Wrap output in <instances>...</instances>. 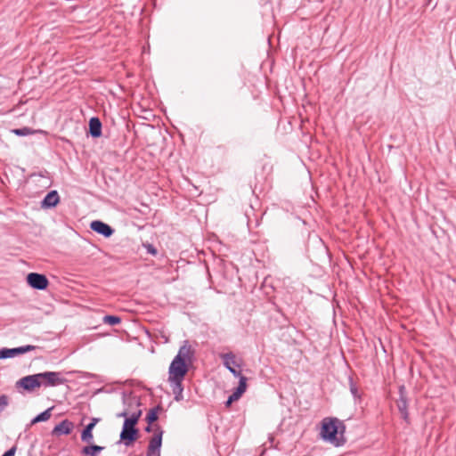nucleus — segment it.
Here are the masks:
<instances>
[{
	"mask_svg": "<svg viewBox=\"0 0 456 456\" xmlns=\"http://www.w3.org/2000/svg\"><path fill=\"white\" fill-rule=\"evenodd\" d=\"M99 420H100L99 419L94 418V419H92V421L89 424H93V428H94L95 425L99 422Z\"/></svg>",
	"mask_w": 456,
	"mask_h": 456,
	"instance_id": "cd10ccee",
	"label": "nucleus"
},
{
	"mask_svg": "<svg viewBox=\"0 0 456 456\" xmlns=\"http://www.w3.org/2000/svg\"><path fill=\"white\" fill-rule=\"evenodd\" d=\"M9 400L6 395H1L0 396V413L5 409V407L8 405Z\"/></svg>",
	"mask_w": 456,
	"mask_h": 456,
	"instance_id": "412c9836",
	"label": "nucleus"
},
{
	"mask_svg": "<svg viewBox=\"0 0 456 456\" xmlns=\"http://www.w3.org/2000/svg\"><path fill=\"white\" fill-rule=\"evenodd\" d=\"M247 389V378L246 377H240L239 386L236 387V389L232 392L231 395L233 399H236L237 401L241 397V395L245 393Z\"/></svg>",
	"mask_w": 456,
	"mask_h": 456,
	"instance_id": "4468645a",
	"label": "nucleus"
},
{
	"mask_svg": "<svg viewBox=\"0 0 456 456\" xmlns=\"http://www.w3.org/2000/svg\"><path fill=\"white\" fill-rule=\"evenodd\" d=\"M42 385L45 387H54L65 382V379L62 377L61 372L45 371L38 373Z\"/></svg>",
	"mask_w": 456,
	"mask_h": 456,
	"instance_id": "39448f33",
	"label": "nucleus"
},
{
	"mask_svg": "<svg viewBox=\"0 0 456 456\" xmlns=\"http://www.w3.org/2000/svg\"><path fill=\"white\" fill-rule=\"evenodd\" d=\"M89 132L90 134L94 138L100 137L102 135V123L98 118H90Z\"/></svg>",
	"mask_w": 456,
	"mask_h": 456,
	"instance_id": "ddd939ff",
	"label": "nucleus"
},
{
	"mask_svg": "<svg viewBox=\"0 0 456 456\" xmlns=\"http://www.w3.org/2000/svg\"><path fill=\"white\" fill-rule=\"evenodd\" d=\"M28 285L37 289H45L48 285V280L44 274L30 273L27 276Z\"/></svg>",
	"mask_w": 456,
	"mask_h": 456,
	"instance_id": "1a4fd4ad",
	"label": "nucleus"
},
{
	"mask_svg": "<svg viewBox=\"0 0 456 456\" xmlns=\"http://www.w3.org/2000/svg\"><path fill=\"white\" fill-rule=\"evenodd\" d=\"M147 249H148V252L152 255L157 254V250L154 248V247L152 245H148Z\"/></svg>",
	"mask_w": 456,
	"mask_h": 456,
	"instance_id": "393cba45",
	"label": "nucleus"
},
{
	"mask_svg": "<svg viewBox=\"0 0 456 456\" xmlns=\"http://www.w3.org/2000/svg\"><path fill=\"white\" fill-rule=\"evenodd\" d=\"M338 425L342 423L338 419L326 418L322 420L321 437L336 446H339L340 443L337 436L338 433Z\"/></svg>",
	"mask_w": 456,
	"mask_h": 456,
	"instance_id": "f03ea898",
	"label": "nucleus"
},
{
	"mask_svg": "<svg viewBox=\"0 0 456 456\" xmlns=\"http://www.w3.org/2000/svg\"><path fill=\"white\" fill-rule=\"evenodd\" d=\"M398 408L403 419H407L406 403L404 401H402L401 403H398Z\"/></svg>",
	"mask_w": 456,
	"mask_h": 456,
	"instance_id": "4be33fe9",
	"label": "nucleus"
},
{
	"mask_svg": "<svg viewBox=\"0 0 456 456\" xmlns=\"http://www.w3.org/2000/svg\"><path fill=\"white\" fill-rule=\"evenodd\" d=\"M36 349L35 346L27 345L15 348H2L0 349V359H6L15 357L19 354L31 352Z\"/></svg>",
	"mask_w": 456,
	"mask_h": 456,
	"instance_id": "0eeeda50",
	"label": "nucleus"
},
{
	"mask_svg": "<svg viewBox=\"0 0 456 456\" xmlns=\"http://www.w3.org/2000/svg\"><path fill=\"white\" fill-rule=\"evenodd\" d=\"M162 434L163 432L159 428L154 432V435L149 443L147 456H154L155 454L159 456V451L162 444Z\"/></svg>",
	"mask_w": 456,
	"mask_h": 456,
	"instance_id": "6e6552de",
	"label": "nucleus"
},
{
	"mask_svg": "<svg viewBox=\"0 0 456 456\" xmlns=\"http://www.w3.org/2000/svg\"><path fill=\"white\" fill-rule=\"evenodd\" d=\"M141 411L134 412L129 418L124 421L123 428L120 434V438L125 441L126 445H129V442L136 439L137 429L134 428L140 416Z\"/></svg>",
	"mask_w": 456,
	"mask_h": 456,
	"instance_id": "7ed1b4c3",
	"label": "nucleus"
},
{
	"mask_svg": "<svg viewBox=\"0 0 456 456\" xmlns=\"http://www.w3.org/2000/svg\"><path fill=\"white\" fill-rule=\"evenodd\" d=\"M220 357L223 360V364L229 370L231 373L236 378L243 377L240 371H238L235 367H240V363L236 360V356L233 353L229 352L222 354Z\"/></svg>",
	"mask_w": 456,
	"mask_h": 456,
	"instance_id": "423d86ee",
	"label": "nucleus"
},
{
	"mask_svg": "<svg viewBox=\"0 0 456 456\" xmlns=\"http://www.w3.org/2000/svg\"><path fill=\"white\" fill-rule=\"evenodd\" d=\"M159 410V407L152 408L150 410V411L147 414V421L149 423H152L158 419V411Z\"/></svg>",
	"mask_w": 456,
	"mask_h": 456,
	"instance_id": "aec40b11",
	"label": "nucleus"
},
{
	"mask_svg": "<svg viewBox=\"0 0 456 456\" xmlns=\"http://www.w3.org/2000/svg\"><path fill=\"white\" fill-rule=\"evenodd\" d=\"M16 452V447L13 446L11 449H9L7 452H5L2 456H14Z\"/></svg>",
	"mask_w": 456,
	"mask_h": 456,
	"instance_id": "5701e85b",
	"label": "nucleus"
},
{
	"mask_svg": "<svg viewBox=\"0 0 456 456\" xmlns=\"http://www.w3.org/2000/svg\"><path fill=\"white\" fill-rule=\"evenodd\" d=\"M12 133L19 136H26V135H29V134H33L34 131L28 127H22V128L13 129Z\"/></svg>",
	"mask_w": 456,
	"mask_h": 456,
	"instance_id": "6ab92c4d",
	"label": "nucleus"
},
{
	"mask_svg": "<svg viewBox=\"0 0 456 456\" xmlns=\"http://www.w3.org/2000/svg\"><path fill=\"white\" fill-rule=\"evenodd\" d=\"M60 201L59 194L56 191H51L46 194L45 199L42 201V207L43 208H53L55 207Z\"/></svg>",
	"mask_w": 456,
	"mask_h": 456,
	"instance_id": "f8f14e48",
	"label": "nucleus"
},
{
	"mask_svg": "<svg viewBox=\"0 0 456 456\" xmlns=\"http://www.w3.org/2000/svg\"><path fill=\"white\" fill-rule=\"evenodd\" d=\"M73 429V423L68 419L62 420L52 430L53 436L69 435Z\"/></svg>",
	"mask_w": 456,
	"mask_h": 456,
	"instance_id": "9b49d317",
	"label": "nucleus"
},
{
	"mask_svg": "<svg viewBox=\"0 0 456 456\" xmlns=\"http://www.w3.org/2000/svg\"><path fill=\"white\" fill-rule=\"evenodd\" d=\"M150 430H151V428H150V426H148V427L146 428V431H150Z\"/></svg>",
	"mask_w": 456,
	"mask_h": 456,
	"instance_id": "c85d7f7f",
	"label": "nucleus"
},
{
	"mask_svg": "<svg viewBox=\"0 0 456 456\" xmlns=\"http://www.w3.org/2000/svg\"><path fill=\"white\" fill-rule=\"evenodd\" d=\"M120 318L115 315H105L103 317V322L109 325H116L120 322Z\"/></svg>",
	"mask_w": 456,
	"mask_h": 456,
	"instance_id": "a211bd4d",
	"label": "nucleus"
},
{
	"mask_svg": "<svg viewBox=\"0 0 456 456\" xmlns=\"http://www.w3.org/2000/svg\"><path fill=\"white\" fill-rule=\"evenodd\" d=\"M40 377L38 373L23 377L16 382V387L31 392L42 385Z\"/></svg>",
	"mask_w": 456,
	"mask_h": 456,
	"instance_id": "20e7f679",
	"label": "nucleus"
},
{
	"mask_svg": "<svg viewBox=\"0 0 456 456\" xmlns=\"http://www.w3.org/2000/svg\"><path fill=\"white\" fill-rule=\"evenodd\" d=\"M90 228L106 238L110 237L114 232V230L109 224L98 220L93 221L90 224Z\"/></svg>",
	"mask_w": 456,
	"mask_h": 456,
	"instance_id": "9d476101",
	"label": "nucleus"
},
{
	"mask_svg": "<svg viewBox=\"0 0 456 456\" xmlns=\"http://www.w3.org/2000/svg\"><path fill=\"white\" fill-rule=\"evenodd\" d=\"M127 415H128L127 411H122V412H120V413L117 414V417H118V418L124 417V418H126H126H128V417H127Z\"/></svg>",
	"mask_w": 456,
	"mask_h": 456,
	"instance_id": "bb28decb",
	"label": "nucleus"
},
{
	"mask_svg": "<svg viewBox=\"0 0 456 456\" xmlns=\"http://www.w3.org/2000/svg\"><path fill=\"white\" fill-rule=\"evenodd\" d=\"M350 390H351V393L353 394V395L354 397H358L359 396L358 390H357V388L355 387L354 385L351 384Z\"/></svg>",
	"mask_w": 456,
	"mask_h": 456,
	"instance_id": "b1692460",
	"label": "nucleus"
},
{
	"mask_svg": "<svg viewBox=\"0 0 456 456\" xmlns=\"http://www.w3.org/2000/svg\"><path fill=\"white\" fill-rule=\"evenodd\" d=\"M104 447L100 445L92 444L89 446H85L81 453L85 456H97L102 451H103Z\"/></svg>",
	"mask_w": 456,
	"mask_h": 456,
	"instance_id": "2eb2a0df",
	"label": "nucleus"
},
{
	"mask_svg": "<svg viewBox=\"0 0 456 456\" xmlns=\"http://www.w3.org/2000/svg\"><path fill=\"white\" fill-rule=\"evenodd\" d=\"M93 424H88L81 434V440L83 442H86L87 444H91L93 442L94 436H93Z\"/></svg>",
	"mask_w": 456,
	"mask_h": 456,
	"instance_id": "dca6fc26",
	"label": "nucleus"
},
{
	"mask_svg": "<svg viewBox=\"0 0 456 456\" xmlns=\"http://www.w3.org/2000/svg\"><path fill=\"white\" fill-rule=\"evenodd\" d=\"M194 357L195 349L188 341H184L169 365L168 382L176 401L183 399V380L189 370V367L192 364Z\"/></svg>",
	"mask_w": 456,
	"mask_h": 456,
	"instance_id": "f257e3e1",
	"label": "nucleus"
},
{
	"mask_svg": "<svg viewBox=\"0 0 456 456\" xmlns=\"http://www.w3.org/2000/svg\"><path fill=\"white\" fill-rule=\"evenodd\" d=\"M53 408H49L45 410V411L41 412L37 416H36L32 420L30 425H35L38 422L46 421L51 418V411Z\"/></svg>",
	"mask_w": 456,
	"mask_h": 456,
	"instance_id": "f3484780",
	"label": "nucleus"
},
{
	"mask_svg": "<svg viewBox=\"0 0 456 456\" xmlns=\"http://www.w3.org/2000/svg\"><path fill=\"white\" fill-rule=\"evenodd\" d=\"M237 401L236 399H233L232 395L228 397V400L226 402V406L229 407L233 402Z\"/></svg>",
	"mask_w": 456,
	"mask_h": 456,
	"instance_id": "a878e982",
	"label": "nucleus"
}]
</instances>
